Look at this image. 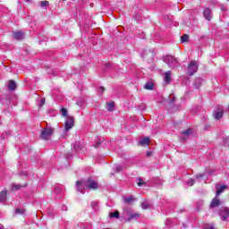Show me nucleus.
Returning <instances> with one entry per match:
<instances>
[{
  "label": "nucleus",
  "mask_w": 229,
  "mask_h": 229,
  "mask_svg": "<svg viewBox=\"0 0 229 229\" xmlns=\"http://www.w3.org/2000/svg\"><path fill=\"white\" fill-rule=\"evenodd\" d=\"M76 187L79 192L85 194V189H99V183L98 181L92 179V177H89L86 181H78L76 182Z\"/></svg>",
  "instance_id": "f257e3e1"
},
{
  "label": "nucleus",
  "mask_w": 229,
  "mask_h": 229,
  "mask_svg": "<svg viewBox=\"0 0 229 229\" xmlns=\"http://www.w3.org/2000/svg\"><path fill=\"white\" fill-rule=\"evenodd\" d=\"M163 62L168 65L170 69H176L180 67V62L178 59L173 55H165L163 57Z\"/></svg>",
  "instance_id": "f03ea898"
},
{
  "label": "nucleus",
  "mask_w": 229,
  "mask_h": 229,
  "mask_svg": "<svg viewBox=\"0 0 229 229\" xmlns=\"http://www.w3.org/2000/svg\"><path fill=\"white\" fill-rule=\"evenodd\" d=\"M122 217L124 219V221L130 223V221H133V219H139V217H140V214L133 213V211H131L130 208H124Z\"/></svg>",
  "instance_id": "7ed1b4c3"
},
{
  "label": "nucleus",
  "mask_w": 229,
  "mask_h": 229,
  "mask_svg": "<svg viewBox=\"0 0 229 229\" xmlns=\"http://www.w3.org/2000/svg\"><path fill=\"white\" fill-rule=\"evenodd\" d=\"M55 133V129L53 128H43L41 130L40 138L43 139V140H49L51 139V136Z\"/></svg>",
  "instance_id": "20e7f679"
},
{
  "label": "nucleus",
  "mask_w": 229,
  "mask_h": 229,
  "mask_svg": "<svg viewBox=\"0 0 229 229\" xmlns=\"http://www.w3.org/2000/svg\"><path fill=\"white\" fill-rule=\"evenodd\" d=\"M195 72H198V61H191L188 65V76H193Z\"/></svg>",
  "instance_id": "39448f33"
},
{
  "label": "nucleus",
  "mask_w": 229,
  "mask_h": 229,
  "mask_svg": "<svg viewBox=\"0 0 229 229\" xmlns=\"http://www.w3.org/2000/svg\"><path fill=\"white\" fill-rule=\"evenodd\" d=\"M74 126V118L72 116H67L66 121L64 123V130L65 131H69Z\"/></svg>",
  "instance_id": "423d86ee"
},
{
  "label": "nucleus",
  "mask_w": 229,
  "mask_h": 229,
  "mask_svg": "<svg viewBox=\"0 0 229 229\" xmlns=\"http://www.w3.org/2000/svg\"><path fill=\"white\" fill-rule=\"evenodd\" d=\"M224 114H225V109L223 107H218L217 110H216L213 113V116L215 117V119L216 121H219V119H221V117H223Z\"/></svg>",
  "instance_id": "0eeeda50"
},
{
  "label": "nucleus",
  "mask_w": 229,
  "mask_h": 229,
  "mask_svg": "<svg viewBox=\"0 0 229 229\" xmlns=\"http://www.w3.org/2000/svg\"><path fill=\"white\" fill-rule=\"evenodd\" d=\"M220 217L222 221H226L229 217V208H223L220 211Z\"/></svg>",
  "instance_id": "6e6552de"
},
{
  "label": "nucleus",
  "mask_w": 229,
  "mask_h": 229,
  "mask_svg": "<svg viewBox=\"0 0 229 229\" xmlns=\"http://www.w3.org/2000/svg\"><path fill=\"white\" fill-rule=\"evenodd\" d=\"M203 16L207 21H210L212 19V10L210 8L207 7L204 9Z\"/></svg>",
  "instance_id": "1a4fd4ad"
},
{
  "label": "nucleus",
  "mask_w": 229,
  "mask_h": 229,
  "mask_svg": "<svg viewBox=\"0 0 229 229\" xmlns=\"http://www.w3.org/2000/svg\"><path fill=\"white\" fill-rule=\"evenodd\" d=\"M226 189H228V186H226V185L219 186V184H217L216 196H219V194H223V192H225V191H226Z\"/></svg>",
  "instance_id": "9d476101"
},
{
  "label": "nucleus",
  "mask_w": 229,
  "mask_h": 229,
  "mask_svg": "<svg viewBox=\"0 0 229 229\" xmlns=\"http://www.w3.org/2000/svg\"><path fill=\"white\" fill-rule=\"evenodd\" d=\"M182 140H187V137H190V135H192V129L182 131Z\"/></svg>",
  "instance_id": "9b49d317"
},
{
  "label": "nucleus",
  "mask_w": 229,
  "mask_h": 229,
  "mask_svg": "<svg viewBox=\"0 0 229 229\" xmlns=\"http://www.w3.org/2000/svg\"><path fill=\"white\" fill-rule=\"evenodd\" d=\"M13 38L15 40H22L24 38V32H21V31L13 32Z\"/></svg>",
  "instance_id": "f8f14e48"
},
{
  "label": "nucleus",
  "mask_w": 229,
  "mask_h": 229,
  "mask_svg": "<svg viewBox=\"0 0 229 229\" xmlns=\"http://www.w3.org/2000/svg\"><path fill=\"white\" fill-rule=\"evenodd\" d=\"M219 205H221V200L217 197H215L210 203V207L216 208L219 207Z\"/></svg>",
  "instance_id": "ddd939ff"
},
{
  "label": "nucleus",
  "mask_w": 229,
  "mask_h": 229,
  "mask_svg": "<svg viewBox=\"0 0 229 229\" xmlns=\"http://www.w3.org/2000/svg\"><path fill=\"white\" fill-rule=\"evenodd\" d=\"M154 87H155V84L153 83V81H148L146 82L144 89H146V90H153Z\"/></svg>",
  "instance_id": "4468645a"
},
{
  "label": "nucleus",
  "mask_w": 229,
  "mask_h": 229,
  "mask_svg": "<svg viewBox=\"0 0 229 229\" xmlns=\"http://www.w3.org/2000/svg\"><path fill=\"white\" fill-rule=\"evenodd\" d=\"M6 190L0 191V203H4L6 201Z\"/></svg>",
  "instance_id": "2eb2a0df"
},
{
  "label": "nucleus",
  "mask_w": 229,
  "mask_h": 229,
  "mask_svg": "<svg viewBox=\"0 0 229 229\" xmlns=\"http://www.w3.org/2000/svg\"><path fill=\"white\" fill-rule=\"evenodd\" d=\"M8 89L9 90H15V89H17V83L14 82V81H9V84H8Z\"/></svg>",
  "instance_id": "dca6fc26"
},
{
  "label": "nucleus",
  "mask_w": 229,
  "mask_h": 229,
  "mask_svg": "<svg viewBox=\"0 0 229 229\" xmlns=\"http://www.w3.org/2000/svg\"><path fill=\"white\" fill-rule=\"evenodd\" d=\"M141 208L143 210H148V208H151V203H149L148 200H145L141 203Z\"/></svg>",
  "instance_id": "f3484780"
},
{
  "label": "nucleus",
  "mask_w": 229,
  "mask_h": 229,
  "mask_svg": "<svg viewBox=\"0 0 229 229\" xmlns=\"http://www.w3.org/2000/svg\"><path fill=\"white\" fill-rule=\"evenodd\" d=\"M165 83H171V71L165 72Z\"/></svg>",
  "instance_id": "a211bd4d"
},
{
  "label": "nucleus",
  "mask_w": 229,
  "mask_h": 229,
  "mask_svg": "<svg viewBox=\"0 0 229 229\" xmlns=\"http://www.w3.org/2000/svg\"><path fill=\"white\" fill-rule=\"evenodd\" d=\"M123 201L124 203H133V201H135V198H133V196H130V197H125L123 198Z\"/></svg>",
  "instance_id": "6ab92c4d"
},
{
  "label": "nucleus",
  "mask_w": 229,
  "mask_h": 229,
  "mask_svg": "<svg viewBox=\"0 0 229 229\" xmlns=\"http://www.w3.org/2000/svg\"><path fill=\"white\" fill-rule=\"evenodd\" d=\"M140 146H146L149 144V138H143L140 140Z\"/></svg>",
  "instance_id": "aec40b11"
},
{
  "label": "nucleus",
  "mask_w": 229,
  "mask_h": 229,
  "mask_svg": "<svg viewBox=\"0 0 229 229\" xmlns=\"http://www.w3.org/2000/svg\"><path fill=\"white\" fill-rule=\"evenodd\" d=\"M114 106H115V103H114V102L107 103V110H108V112H112V110H114Z\"/></svg>",
  "instance_id": "412c9836"
},
{
  "label": "nucleus",
  "mask_w": 229,
  "mask_h": 229,
  "mask_svg": "<svg viewBox=\"0 0 229 229\" xmlns=\"http://www.w3.org/2000/svg\"><path fill=\"white\" fill-rule=\"evenodd\" d=\"M114 171H115V173H121V171H123V165H114Z\"/></svg>",
  "instance_id": "4be33fe9"
},
{
  "label": "nucleus",
  "mask_w": 229,
  "mask_h": 229,
  "mask_svg": "<svg viewBox=\"0 0 229 229\" xmlns=\"http://www.w3.org/2000/svg\"><path fill=\"white\" fill-rule=\"evenodd\" d=\"M25 212H26V209H21V208H16L15 209V214L16 215L23 216V214H25Z\"/></svg>",
  "instance_id": "5701e85b"
},
{
  "label": "nucleus",
  "mask_w": 229,
  "mask_h": 229,
  "mask_svg": "<svg viewBox=\"0 0 229 229\" xmlns=\"http://www.w3.org/2000/svg\"><path fill=\"white\" fill-rule=\"evenodd\" d=\"M181 42H189V35L184 34L181 37Z\"/></svg>",
  "instance_id": "b1692460"
},
{
  "label": "nucleus",
  "mask_w": 229,
  "mask_h": 229,
  "mask_svg": "<svg viewBox=\"0 0 229 229\" xmlns=\"http://www.w3.org/2000/svg\"><path fill=\"white\" fill-rule=\"evenodd\" d=\"M200 86H201V79H197L195 81L194 87L195 89H199Z\"/></svg>",
  "instance_id": "393cba45"
},
{
  "label": "nucleus",
  "mask_w": 229,
  "mask_h": 229,
  "mask_svg": "<svg viewBox=\"0 0 229 229\" xmlns=\"http://www.w3.org/2000/svg\"><path fill=\"white\" fill-rule=\"evenodd\" d=\"M72 146H73V149H74L75 151H80V149H81V148H80V142L75 141V142L72 144Z\"/></svg>",
  "instance_id": "a878e982"
},
{
  "label": "nucleus",
  "mask_w": 229,
  "mask_h": 229,
  "mask_svg": "<svg viewBox=\"0 0 229 229\" xmlns=\"http://www.w3.org/2000/svg\"><path fill=\"white\" fill-rule=\"evenodd\" d=\"M119 216H120V214H119V212L117 210L114 211V212L110 213V217L111 218L112 217H115L116 219H119Z\"/></svg>",
  "instance_id": "bb28decb"
},
{
  "label": "nucleus",
  "mask_w": 229,
  "mask_h": 229,
  "mask_svg": "<svg viewBox=\"0 0 229 229\" xmlns=\"http://www.w3.org/2000/svg\"><path fill=\"white\" fill-rule=\"evenodd\" d=\"M12 189L13 191H19L20 189H22V186L20 184H13Z\"/></svg>",
  "instance_id": "cd10ccee"
},
{
  "label": "nucleus",
  "mask_w": 229,
  "mask_h": 229,
  "mask_svg": "<svg viewBox=\"0 0 229 229\" xmlns=\"http://www.w3.org/2000/svg\"><path fill=\"white\" fill-rule=\"evenodd\" d=\"M137 184L139 187H142V185H146V182L142 179L139 178Z\"/></svg>",
  "instance_id": "c85d7f7f"
},
{
  "label": "nucleus",
  "mask_w": 229,
  "mask_h": 229,
  "mask_svg": "<svg viewBox=\"0 0 229 229\" xmlns=\"http://www.w3.org/2000/svg\"><path fill=\"white\" fill-rule=\"evenodd\" d=\"M40 6H41V8H44L46 6H49V2L48 1H41L40 2Z\"/></svg>",
  "instance_id": "c756f323"
},
{
  "label": "nucleus",
  "mask_w": 229,
  "mask_h": 229,
  "mask_svg": "<svg viewBox=\"0 0 229 229\" xmlns=\"http://www.w3.org/2000/svg\"><path fill=\"white\" fill-rule=\"evenodd\" d=\"M188 185H190L191 187H192V185H194V183H196V180L194 179H189L187 182Z\"/></svg>",
  "instance_id": "7c9ffc66"
},
{
  "label": "nucleus",
  "mask_w": 229,
  "mask_h": 229,
  "mask_svg": "<svg viewBox=\"0 0 229 229\" xmlns=\"http://www.w3.org/2000/svg\"><path fill=\"white\" fill-rule=\"evenodd\" d=\"M61 114H62V115L64 116V117H67V109H65V108H62L61 109Z\"/></svg>",
  "instance_id": "2f4dec72"
},
{
  "label": "nucleus",
  "mask_w": 229,
  "mask_h": 229,
  "mask_svg": "<svg viewBox=\"0 0 229 229\" xmlns=\"http://www.w3.org/2000/svg\"><path fill=\"white\" fill-rule=\"evenodd\" d=\"M103 144H104L103 140H99L97 141L95 148H101V146H103Z\"/></svg>",
  "instance_id": "473e14b6"
},
{
  "label": "nucleus",
  "mask_w": 229,
  "mask_h": 229,
  "mask_svg": "<svg viewBox=\"0 0 229 229\" xmlns=\"http://www.w3.org/2000/svg\"><path fill=\"white\" fill-rule=\"evenodd\" d=\"M54 192H55V194H60L62 192V188L55 187Z\"/></svg>",
  "instance_id": "72a5a7b5"
},
{
  "label": "nucleus",
  "mask_w": 229,
  "mask_h": 229,
  "mask_svg": "<svg viewBox=\"0 0 229 229\" xmlns=\"http://www.w3.org/2000/svg\"><path fill=\"white\" fill-rule=\"evenodd\" d=\"M205 176V174H199L195 176L197 180H199V178H203Z\"/></svg>",
  "instance_id": "f704fd0d"
},
{
  "label": "nucleus",
  "mask_w": 229,
  "mask_h": 229,
  "mask_svg": "<svg viewBox=\"0 0 229 229\" xmlns=\"http://www.w3.org/2000/svg\"><path fill=\"white\" fill-rule=\"evenodd\" d=\"M98 92H100V94H103L105 92V88L104 87H99L98 88Z\"/></svg>",
  "instance_id": "c9c22d12"
},
{
  "label": "nucleus",
  "mask_w": 229,
  "mask_h": 229,
  "mask_svg": "<svg viewBox=\"0 0 229 229\" xmlns=\"http://www.w3.org/2000/svg\"><path fill=\"white\" fill-rule=\"evenodd\" d=\"M135 21H142V16L138 15V16H134Z\"/></svg>",
  "instance_id": "e433bc0d"
},
{
  "label": "nucleus",
  "mask_w": 229,
  "mask_h": 229,
  "mask_svg": "<svg viewBox=\"0 0 229 229\" xmlns=\"http://www.w3.org/2000/svg\"><path fill=\"white\" fill-rule=\"evenodd\" d=\"M46 105V98H41V106H44Z\"/></svg>",
  "instance_id": "4c0bfd02"
},
{
  "label": "nucleus",
  "mask_w": 229,
  "mask_h": 229,
  "mask_svg": "<svg viewBox=\"0 0 229 229\" xmlns=\"http://www.w3.org/2000/svg\"><path fill=\"white\" fill-rule=\"evenodd\" d=\"M204 229H215V228H214V225H211V226L206 227V228H204Z\"/></svg>",
  "instance_id": "58836bf2"
},
{
  "label": "nucleus",
  "mask_w": 229,
  "mask_h": 229,
  "mask_svg": "<svg viewBox=\"0 0 229 229\" xmlns=\"http://www.w3.org/2000/svg\"><path fill=\"white\" fill-rule=\"evenodd\" d=\"M147 157H151V152H147Z\"/></svg>",
  "instance_id": "ea45409f"
},
{
  "label": "nucleus",
  "mask_w": 229,
  "mask_h": 229,
  "mask_svg": "<svg viewBox=\"0 0 229 229\" xmlns=\"http://www.w3.org/2000/svg\"><path fill=\"white\" fill-rule=\"evenodd\" d=\"M97 205H98V204L95 203V204H94V207H96Z\"/></svg>",
  "instance_id": "a19ab883"
},
{
  "label": "nucleus",
  "mask_w": 229,
  "mask_h": 229,
  "mask_svg": "<svg viewBox=\"0 0 229 229\" xmlns=\"http://www.w3.org/2000/svg\"><path fill=\"white\" fill-rule=\"evenodd\" d=\"M97 205H98V204L95 203V204H94V207H96Z\"/></svg>",
  "instance_id": "79ce46f5"
},
{
  "label": "nucleus",
  "mask_w": 229,
  "mask_h": 229,
  "mask_svg": "<svg viewBox=\"0 0 229 229\" xmlns=\"http://www.w3.org/2000/svg\"><path fill=\"white\" fill-rule=\"evenodd\" d=\"M67 158H71L70 157H68Z\"/></svg>",
  "instance_id": "37998d69"
}]
</instances>
